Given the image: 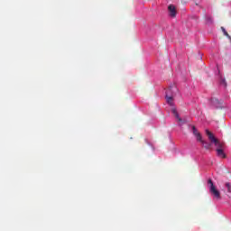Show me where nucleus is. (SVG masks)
<instances>
[{"instance_id":"20e7f679","label":"nucleus","mask_w":231,"mask_h":231,"mask_svg":"<svg viewBox=\"0 0 231 231\" xmlns=\"http://www.w3.org/2000/svg\"><path fill=\"white\" fill-rule=\"evenodd\" d=\"M172 89H176V88L174 87H171L167 91H166V100L168 102V104L170 106H172V96H169L171 95V91H172Z\"/></svg>"},{"instance_id":"9b49d317","label":"nucleus","mask_w":231,"mask_h":231,"mask_svg":"<svg viewBox=\"0 0 231 231\" xmlns=\"http://www.w3.org/2000/svg\"><path fill=\"white\" fill-rule=\"evenodd\" d=\"M173 114L175 115V117L178 119L179 122H182L181 118L180 117V115L176 110H173Z\"/></svg>"},{"instance_id":"7ed1b4c3","label":"nucleus","mask_w":231,"mask_h":231,"mask_svg":"<svg viewBox=\"0 0 231 231\" xmlns=\"http://www.w3.org/2000/svg\"><path fill=\"white\" fill-rule=\"evenodd\" d=\"M211 106L216 107V109H223V101H219L217 98L211 99Z\"/></svg>"},{"instance_id":"1a4fd4ad","label":"nucleus","mask_w":231,"mask_h":231,"mask_svg":"<svg viewBox=\"0 0 231 231\" xmlns=\"http://www.w3.org/2000/svg\"><path fill=\"white\" fill-rule=\"evenodd\" d=\"M225 187L226 189L227 194H231V183L230 182H226Z\"/></svg>"},{"instance_id":"f03ea898","label":"nucleus","mask_w":231,"mask_h":231,"mask_svg":"<svg viewBox=\"0 0 231 231\" xmlns=\"http://www.w3.org/2000/svg\"><path fill=\"white\" fill-rule=\"evenodd\" d=\"M208 185L209 186V192L216 198V199H221V193L216 188V185H214V182L212 181V179H208Z\"/></svg>"},{"instance_id":"423d86ee","label":"nucleus","mask_w":231,"mask_h":231,"mask_svg":"<svg viewBox=\"0 0 231 231\" xmlns=\"http://www.w3.org/2000/svg\"><path fill=\"white\" fill-rule=\"evenodd\" d=\"M168 10L171 17H176L177 12H176V6H174V5H170L168 6Z\"/></svg>"},{"instance_id":"9d476101","label":"nucleus","mask_w":231,"mask_h":231,"mask_svg":"<svg viewBox=\"0 0 231 231\" xmlns=\"http://www.w3.org/2000/svg\"><path fill=\"white\" fill-rule=\"evenodd\" d=\"M221 30H222L224 35H226V37H227V39H231L230 34H228V32H227L226 30L225 29V27H221Z\"/></svg>"},{"instance_id":"f257e3e1","label":"nucleus","mask_w":231,"mask_h":231,"mask_svg":"<svg viewBox=\"0 0 231 231\" xmlns=\"http://www.w3.org/2000/svg\"><path fill=\"white\" fill-rule=\"evenodd\" d=\"M206 134H207L209 142H211V143H214L216 145V147H217V149H223V146L225 144L223 143L219 142V140H217V138H216V136L214 135V134H212V132H210L209 130H206Z\"/></svg>"},{"instance_id":"6e6552de","label":"nucleus","mask_w":231,"mask_h":231,"mask_svg":"<svg viewBox=\"0 0 231 231\" xmlns=\"http://www.w3.org/2000/svg\"><path fill=\"white\" fill-rule=\"evenodd\" d=\"M217 155L219 156V158H226V154H225L223 148H217Z\"/></svg>"},{"instance_id":"f8f14e48","label":"nucleus","mask_w":231,"mask_h":231,"mask_svg":"<svg viewBox=\"0 0 231 231\" xmlns=\"http://www.w3.org/2000/svg\"><path fill=\"white\" fill-rule=\"evenodd\" d=\"M206 21H207V23H208L209 24H211V23H213L211 16H206Z\"/></svg>"},{"instance_id":"39448f33","label":"nucleus","mask_w":231,"mask_h":231,"mask_svg":"<svg viewBox=\"0 0 231 231\" xmlns=\"http://www.w3.org/2000/svg\"><path fill=\"white\" fill-rule=\"evenodd\" d=\"M191 131H192L194 136H196L197 142H201V138H202L201 134L199 132H198V129L196 128V126L191 125Z\"/></svg>"},{"instance_id":"0eeeda50","label":"nucleus","mask_w":231,"mask_h":231,"mask_svg":"<svg viewBox=\"0 0 231 231\" xmlns=\"http://www.w3.org/2000/svg\"><path fill=\"white\" fill-rule=\"evenodd\" d=\"M199 142H200V143H202L204 149L208 150V149H210V147H212V144L208 143L207 141H204L203 137H201V141H199Z\"/></svg>"}]
</instances>
